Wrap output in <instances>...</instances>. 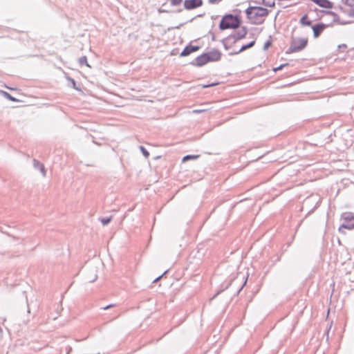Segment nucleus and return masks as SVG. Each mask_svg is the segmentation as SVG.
<instances>
[{
  "label": "nucleus",
  "instance_id": "obj_1",
  "mask_svg": "<svg viewBox=\"0 0 354 354\" xmlns=\"http://www.w3.org/2000/svg\"><path fill=\"white\" fill-rule=\"evenodd\" d=\"M246 15L252 24H261L265 19L266 9L259 6H250L246 10Z\"/></svg>",
  "mask_w": 354,
  "mask_h": 354
},
{
  "label": "nucleus",
  "instance_id": "obj_2",
  "mask_svg": "<svg viewBox=\"0 0 354 354\" xmlns=\"http://www.w3.org/2000/svg\"><path fill=\"white\" fill-rule=\"evenodd\" d=\"M241 24V18L239 16H234L232 15H225L219 24L221 30L234 29L239 26Z\"/></svg>",
  "mask_w": 354,
  "mask_h": 354
},
{
  "label": "nucleus",
  "instance_id": "obj_3",
  "mask_svg": "<svg viewBox=\"0 0 354 354\" xmlns=\"http://www.w3.org/2000/svg\"><path fill=\"white\" fill-rule=\"evenodd\" d=\"M308 44V39L306 37H293L291 40L288 53H294L304 50Z\"/></svg>",
  "mask_w": 354,
  "mask_h": 354
},
{
  "label": "nucleus",
  "instance_id": "obj_4",
  "mask_svg": "<svg viewBox=\"0 0 354 354\" xmlns=\"http://www.w3.org/2000/svg\"><path fill=\"white\" fill-rule=\"evenodd\" d=\"M343 223L339 227V232L344 233V229L352 230L354 229V214L352 212H344L341 216Z\"/></svg>",
  "mask_w": 354,
  "mask_h": 354
},
{
  "label": "nucleus",
  "instance_id": "obj_5",
  "mask_svg": "<svg viewBox=\"0 0 354 354\" xmlns=\"http://www.w3.org/2000/svg\"><path fill=\"white\" fill-rule=\"evenodd\" d=\"M203 4L202 0H185L184 6L185 9L192 10L201 6Z\"/></svg>",
  "mask_w": 354,
  "mask_h": 354
},
{
  "label": "nucleus",
  "instance_id": "obj_6",
  "mask_svg": "<svg viewBox=\"0 0 354 354\" xmlns=\"http://www.w3.org/2000/svg\"><path fill=\"white\" fill-rule=\"evenodd\" d=\"M208 61L209 62H217L221 59V54L218 50H213L205 53Z\"/></svg>",
  "mask_w": 354,
  "mask_h": 354
},
{
  "label": "nucleus",
  "instance_id": "obj_7",
  "mask_svg": "<svg viewBox=\"0 0 354 354\" xmlns=\"http://www.w3.org/2000/svg\"><path fill=\"white\" fill-rule=\"evenodd\" d=\"M326 28V25L324 24L315 25L313 27L314 37L317 38Z\"/></svg>",
  "mask_w": 354,
  "mask_h": 354
},
{
  "label": "nucleus",
  "instance_id": "obj_8",
  "mask_svg": "<svg viewBox=\"0 0 354 354\" xmlns=\"http://www.w3.org/2000/svg\"><path fill=\"white\" fill-rule=\"evenodd\" d=\"M208 62V58L207 57L205 53H204L196 57L195 60V65L197 66H203Z\"/></svg>",
  "mask_w": 354,
  "mask_h": 354
},
{
  "label": "nucleus",
  "instance_id": "obj_9",
  "mask_svg": "<svg viewBox=\"0 0 354 354\" xmlns=\"http://www.w3.org/2000/svg\"><path fill=\"white\" fill-rule=\"evenodd\" d=\"M299 23L303 26H310L312 21L309 19L308 14H305L299 20Z\"/></svg>",
  "mask_w": 354,
  "mask_h": 354
},
{
  "label": "nucleus",
  "instance_id": "obj_10",
  "mask_svg": "<svg viewBox=\"0 0 354 354\" xmlns=\"http://www.w3.org/2000/svg\"><path fill=\"white\" fill-rule=\"evenodd\" d=\"M198 49V47L195 46H187L180 53L181 56H187L193 52L196 51Z\"/></svg>",
  "mask_w": 354,
  "mask_h": 354
},
{
  "label": "nucleus",
  "instance_id": "obj_11",
  "mask_svg": "<svg viewBox=\"0 0 354 354\" xmlns=\"http://www.w3.org/2000/svg\"><path fill=\"white\" fill-rule=\"evenodd\" d=\"M246 33H247L246 29L244 28H242L237 32L236 37L238 39H241L245 36Z\"/></svg>",
  "mask_w": 354,
  "mask_h": 354
},
{
  "label": "nucleus",
  "instance_id": "obj_12",
  "mask_svg": "<svg viewBox=\"0 0 354 354\" xmlns=\"http://www.w3.org/2000/svg\"><path fill=\"white\" fill-rule=\"evenodd\" d=\"M79 62L81 66L86 65L88 67H90L89 64H88L87 59L85 56L82 57L79 59Z\"/></svg>",
  "mask_w": 354,
  "mask_h": 354
},
{
  "label": "nucleus",
  "instance_id": "obj_13",
  "mask_svg": "<svg viewBox=\"0 0 354 354\" xmlns=\"http://www.w3.org/2000/svg\"><path fill=\"white\" fill-rule=\"evenodd\" d=\"M4 96H5L7 99H8V100H11V101H12V102H15V101H17V100H16L15 97H13L12 96H11L9 93H6V92H4Z\"/></svg>",
  "mask_w": 354,
  "mask_h": 354
},
{
  "label": "nucleus",
  "instance_id": "obj_14",
  "mask_svg": "<svg viewBox=\"0 0 354 354\" xmlns=\"http://www.w3.org/2000/svg\"><path fill=\"white\" fill-rule=\"evenodd\" d=\"M183 0H170L172 6H178L182 3Z\"/></svg>",
  "mask_w": 354,
  "mask_h": 354
},
{
  "label": "nucleus",
  "instance_id": "obj_15",
  "mask_svg": "<svg viewBox=\"0 0 354 354\" xmlns=\"http://www.w3.org/2000/svg\"><path fill=\"white\" fill-rule=\"evenodd\" d=\"M346 3L354 10V0H346Z\"/></svg>",
  "mask_w": 354,
  "mask_h": 354
},
{
  "label": "nucleus",
  "instance_id": "obj_16",
  "mask_svg": "<svg viewBox=\"0 0 354 354\" xmlns=\"http://www.w3.org/2000/svg\"><path fill=\"white\" fill-rule=\"evenodd\" d=\"M140 149L145 157H148L149 156V152L143 147H140Z\"/></svg>",
  "mask_w": 354,
  "mask_h": 354
},
{
  "label": "nucleus",
  "instance_id": "obj_17",
  "mask_svg": "<svg viewBox=\"0 0 354 354\" xmlns=\"http://www.w3.org/2000/svg\"><path fill=\"white\" fill-rule=\"evenodd\" d=\"M111 221V218H102L101 222L104 225L108 224Z\"/></svg>",
  "mask_w": 354,
  "mask_h": 354
},
{
  "label": "nucleus",
  "instance_id": "obj_18",
  "mask_svg": "<svg viewBox=\"0 0 354 354\" xmlns=\"http://www.w3.org/2000/svg\"><path fill=\"white\" fill-rule=\"evenodd\" d=\"M197 156H186L183 158V161H186L187 160H189V159H194L195 158H196Z\"/></svg>",
  "mask_w": 354,
  "mask_h": 354
},
{
  "label": "nucleus",
  "instance_id": "obj_19",
  "mask_svg": "<svg viewBox=\"0 0 354 354\" xmlns=\"http://www.w3.org/2000/svg\"><path fill=\"white\" fill-rule=\"evenodd\" d=\"M206 110L205 109H195L192 111L193 113H201L205 112Z\"/></svg>",
  "mask_w": 354,
  "mask_h": 354
},
{
  "label": "nucleus",
  "instance_id": "obj_20",
  "mask_svg": "<svg viewBox=\"0 0 354 354\" xmlns=\"http://www.w3.org/2000/svg\"><path fill=\"white\" fill-rule=\"evenodd\" d=\"M254 41H252L250 44L247 45V46H243L242 48H241V50H245L250 46H252L253 44H254Z\"/></svg>",
  "mask_w": 354,
  "mask_h": 354
},
{
  "label": "nucleus",
  "instance_id": "obj_21",
  "mask_svg": "<svg viewBox=\"0 0 354 354\" xmlns=\"http://www.w3.org/2000/svg\"><path fill=\"white\" fill-rule=\"evenodd\" d=\"M218 83H212V84H207V85H202V88H207V87H210V86H216L217 85Z\"/></svg>",
  "mask_w": 354,
  "mask_h": 354
},
{
  "label": "nucleus",
  "instance_id": "obj_22",
  "mask_svg": "<svg viewBox=\"0 0 354 354\" xmlns=\"http://www.w3.org/2000/svg\"><path fill=\"white\" fill-rule=\"evenodd\" d=\"M41 172L43 173V175L45 176L46 174V171H45V169H44V167L43 165H41Z\"/></svg>",
  "mask_w": 354,
  "mask_h": 354
},
{
  "label": "nucleus",
  "instance_id": "obj_23",
  "mask_svg": "<svg viewBox=\"0 0 354 354\" xmlns=\"http://www.w3.org/2000/svg\"><path fill=\"white\" fill-rule=\"evenodd\" d=\"M113 306H114V305H113V304L109 305V306H107L104 307V310L109 309V308H111V307H113Z\"/></svg>",
  "mask_w": 354,
  "mask_h": 354
},
{
  "label": "nucleus",
  "instance_id": "obj_24",
  "mask_svg": "<svg viewBox=\"0 0 354 354\" xmlns=\"http://www.w3.org/2000/svg\"><path fill=\"white\" fill-rule=\"evenodd\" d=\"M218 0H209L211 3H215Z\"/></svg>",
  "mask_w": 354,
  "mask_h": 354
},
{
  "label": "nucleus",
  "instance_id": "obj_25",
  "mask_svg": "<svg viewBox=\"0 0 354 354\" xmlns=\"http://www.w3.org/2000/svg\"><path fill=\"white\" fill-rule=\"evenodd\" d=\"M270 46V43L269 41H267V44H266V46H267V48Z\"/></svg>",
  "mask_w": 354,
  "mask_h": 354
},
{
  "label": "nucleus",
  "instance_id": "obj_26",
  "mask_svg": "<svg viewBox=\"0 0 354 354\" xmlns=\"http://www.w3.org/2000/svg\"><path fill=\"white\" fill-rule=\"evenodd\" d=\"M282 67V66H279V68H274L273 70L274 71H276L277 70L281 68Z\"/></svg>",
  "mask_w": 354,
  "mask_h": 354
},
{
  "label": "nucleus",
  "instance_id": "obj_27",
  "mask_svg": "<svg viewBox=\"0 0 354 354\" xmlns=\"http://www.w3.org/2000/svg\"><path fill=\"white\" fill-rule=\"evenodd\" d=\"M160 277H159L158 278H157V279L156 280V281H158V280H159V279H160Z\"/></svg>",
  "mask_w": 354,
  "mask_h": 354
}]
</instances>
